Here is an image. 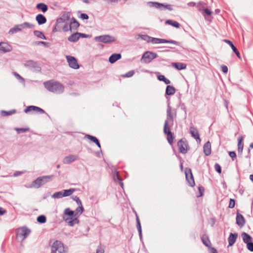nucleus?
<instances>
[{
  "instance_id": "nucleus-57",
  "label": "nucleus",
  "mask_w": 253,
  "mask_h": 253,
  "mask_svg": "<svg viewBox=\"0 0 253 253\" xmlns=\"http://www.w3.org/2000/svg\"><path fill=\"white\" fill-rule=\"evenodd\" d=\"M248 249L251 251L253 252V241L250 242L249 243L247 244Z\"/></svg>"
},
{
  "instance_id": "nucleus-22",
  "label": "nucleus",
  "mask_w": 253,
  "mask_h": 253,
  "mask_svg": "<svg viewBox=\"0 0 253 253\" xmlns=\"http://www.w3.org/2000/svg\"><path fill=\"white\" fill-rule=\"evenodd\" d=\"M237 237H238V233H231L229 234V237L228 238V246H233L234 244V243H235Z\"/></svg>"
},
{
  "instance_id": "nucleus-4",
  "label": "nucleus",
  "mask_w": 253,
  "mask_h": 253,
  "mask_svg": "<svg viewBox=\"0 0 253 253\" xmlns=\"http://www.w3.org/2000/svg\"><path fill=\"white\" fill-rule=\"evenodd\" d=\"M179 152L183 154H185L190 150V147L188 141L185 138L180 139L177 144Z\"/></svg>"
},
{
  "instance_id": "nucleus-31",
  "label": "nucleus",
  "mask_w": 253,
  "mask_h": 253,
  "mask_svg": "<svg viewBox=\"0 0 253 253\" xmlns=\"http://www.w3.org/2000/svg\"><path fill=\"white\" fill-rule=\"evenodd\" d=\"M172 66L178 70H184L186 68V64L184 63H173Z\"/></svg>"
},
{
  "instance_id": "nucleus-45",
  "label": "nucleus",
  "mask_w": 253,
  "mask_h": 253,
  "mask_svg": "<svg viewBox=\"0 0 253 253\" xmlns=\"http://www.w3.org/2000/svg\"><path fill=\"white\" fill-rule=\"evenodd\" d=\"M19 31H20V29H19L18 26L16 25L9 30L8 33L9 34H14Z\"/></svg>"
},
{
  "instance_id": "nucleus-25",
  "label": "nucleus",
  "mask_w": 253,
  "mask_h": 253,
  "mask_svg": "<svg viewBox=\"0 0 253 253\" xmlns=\"http://www.w3.org/2000/svg\"><path fill=\"white\" fill-rule=\"evenodd\" d=\"M122 57V55L120 53H114L112 54L109 58V61L111 64L114 63L117 60L120 59Z\"/></svg>"
},
{
  "instance_id": "nucleus-44",
  "label": "nucleus",
  "mask_w": 253,
  "mask_h": 253,
  "mask_svg": "<svg viewBox=\"0 0 253 253\" xmlns=\"http://www.w3.org/2000/svg\"><path fill=\"white\" fill-rule=\"evenodd\" d=\"M16 112V111L15 109L11 110H10L8 111L3 110V111H1V114L3 116H8L11 115L15 113Z\"/></svg>"
},
{
  "instance_id": "nucleus-10",
  "label": "nucleus",
  "mask_w": 253,
  "mask_h": 253,
  "mask_svg": "<svg viewBox=\"0 0 253 253\" xmlns=\"http://www.w3.org/2000/svg\"><path fill=\"white\" fill-rule=\"evenodd\" d=\"M151 43H154V44H157V43H172L175 45H178L179 42L177 41H174V40H168L164 39H159V38H153L151 37V40L150 41Z\"/></svg>"
},
{
  "instance_id": "nucleus-2",
  "label": "nucleus",
  "mask_w": 253,
  "mask_h": 253,
  "mask_svg": "<svg viewBox=\"0 0 253 253\" xmlns=\"http://www.w3.org/2000/svg\"><path fill=\"white\" fill-rule=\"evenodd\" d=\"M64 213L70 217H63L64 221L68 223L70 226H73L76 224H78L80 220L78 217L75 215V212L71 211L69 208H67L65 210Z\"/></svg>"
},
{
  "instance_id": "nucleus-38",
  "label": "nucleus",
  "mask_w": 253,
  "mask_h": 253,
  "mask_svg": "<svg viewBox=\"0 0 253 253\" xmlns=\"http://www.w3.org/2000/svg\"><path fill=\"white\" fill-rule=\"evenodd\" d=\"M78 206L79 207L76 208L75 213V215L78 217L83 212L84 210L82 204H81V205Z\"/></svg>"
},
{
  "instance_id": "nucleus-64",
  "label": "nucleus",
  "mask_w": 253,
  "mask_h": 253,
  "mask_svg": "<svg viewBox=\"0 0 253 253\" xmlns=\"http://www.w3.org/2000/svg\"><path fill=\"white\" fill-rule=\"evenodd\" d=\"M79 38H87L88 37V35H86V34H84V33H79Z\"/></svg>"
},
{
  "instance_id": "nucleus-39",
  "label": "nucleus",
  "mask_w": 253,
  "mask_h": 253,
  "mask_svg": "<svg viewBox=\"0 0 253 253\" xmlns=\"http://www.w3.org/2000/svg\"><path fill=\"white\" fill-rule=\"evenodd\" d=\"M75 189L74 188H70L69 189L64 190L62 191L63 197H67L71 195L74 192H75Z\"/></svg>"
},
{
  "instance_id": "nucleus-43",
  "label": "nucleus",
  "mask_w": 253,
  "mask_h": 253,
  "mask_svg": "<svg viewBox=\"0 0 253 253\" xmlns=\"http://www.w3.org/2000/svg\"><path fill=\"white\" fill-rule=\"evenodd\" d=\"M157 78L159 81L164 82L166 84H170V81L169 79H167L164 75H159L158 76Z\"/></svg>"
},
{
  "instance_id": "nucleus-16",
  "label": "nucleus",
  "mask_w": 253,
  "mask_h": 253,
  "mask_svg": "<svg viewBox=\"0 0 253 253\" xmlns=\"http://www.w3.org/2000/svg\"><path fill=\"white\" fill-rule=\"evenodd\" d=\"M25 66L35 70H40L41 68L37 62L33 60H28L25 63Z\"/></svg>"
},
{
  "instance_id": "nucleus-18",
  "label": "nucleus",
  "mask_w": 253,
  "mask_h": 253,
  "mask_svg": "<svg viewBox=\"0 0 253 253\" xmlns=\"http://www.w3.org/2000/svg\"><path fill=\"white\" fill-rule=\"evenodd\" d=\"M32 111L38 112H40V113H41V114L45 113V111L43 109H42V108H41L39 107L35 106H28L24 110V112L26 113H28L32 112Z\"/></svg>"
},
{
  "instance_id": "nucleus-19",
  "label": "nucleus",
  "mask_w": 253,
  "mask_h": 253,
  "mask_svg": "<svg viewBox=\"0 0 253 253\" xmlns=\"http://www.w3.org/2000/svg\"><path fill=\"white\" fill-rule=\"evenodd\" d=\"M190 133L192 136L194 137L197 141H201L198 130L193 126H192L190 127Z\"/></svg>"
},
{
  "instance_id": "nucleus-62",
  "label": "nucleus",
  "mask_w": 253,
  "mask_h": 253,
  "mask_svg": "<svg viewBox=\"0 0 253 253\" xmlns=\"http://www.w3.org/2000/svg\"><path fill=\"white\" fill-rule=\"evenodd\" d=\"M198 190H199V192H200V195H199V196H198V197L203 196V192H204V190H205V189H204V187H203V186H199V187H198Z\"/></svg>"
},
{
  "instance_id": "nucleus-29",
  "label": "nucleus",
  "mask_w": 253,
  "mask_h": 253,
  "mask_svg": "<svg viewBox=\"0 0 253 253\" xmlns=\"http://www.w3.org/2000/svg\"><path fill=\"white\" fill-rule=\"evenodd\" d=\"M85 137L92 142H94L99 148H101V145L100 142L96 137L89 134H86Z\"/></svg>"
},
{
  "instance_id": "nucleus-59",
  "label": "nucleus",
  "mask_w": 253,
  "mask_h": 253,
  "mask_svg": "<svg viewBox=\"0 0 253 253\" xmlns=\"http://www.w3.org/2000/svg\"><path fill=\"white\" fill-rule=\"evenodd\" d=\"M35 44L36 45H40V44H42L44 46H47L48 44V43L45 42H42V41H37L35 42Z\"/></svg>"
},
{
  "instance_id": "nucleus-52",
  "label": "nucleus",
  "mask_w": 253,
  "mask_h": 253,
  "mask_svg": "<svg viewBox=\"0 0 253 253\" xmlns=\"http://www.w3.org/2000/svg\"><path fill=\"white\" fill-rule=\"evenodd\" d=\"M134 74V71L133 70H131L127 72L125 75H123L122 76L123 77H127L129 78L132 77Z\"/></svg>"
},
{
  "instance_id": "nucleus-46",
  "label": "nucleus",
  "mask_w": 253,
  "mask_h": 253,
  "mask_svg": "<svg viewBox=\"0 0 253 253\" xmlns=\"http://www.w3.org/2000/svg\"><path fill=\"white\" fill-rule=\"evenodd\" d=\"M62 19L61 18H58L56 20V23L53 28L52 32H56L58 31L57 28L58 27V24L62 22Z\"/></svg>"
},
{
  "instance_id": "nucleus-42",
  "label": "nucleus",
  "mask_w": 253,
  "mask_h": 253,
  "mask_svg": "<svg viewBox=\"0 0 253 253\" xmlns=\"http://www.w3.org/2000/svg\"><path fill=\"white\" fill-rule=\"evenodd\" d=\"M211 13H212V12L211 11V10H210L208 8H205L203 10V11L202 12V14L205 17V20H209V21H211V20L208 19L207 18V17L206 16V15H207L208 16H211Z\"/></svg>"
},
{
  "instance_id": "nucleus-60",
  "label": "nucleus",
  "mask_w": 253,
  "mask_h": 253,
  "mask_svg": "<svg viewBox=\"0 0 253 253\" xmlns=\"http://www.w3.org/2000/svg\"><path fill=\"white\" fill-rule=\"evenodd\" d=\"M80 17L83 20H87L89 18L88 15L85 13H82Z\"/></svg>"
},
{
  "instance_id": "nucleus-47",
  "label": "nucleus",
  "mask_w": 253,
  "mask_h": 253,
  "mask_svg": "<svg viewBox=\"0 0 253 253\" xmlns=\"http://www.w3.org/2000/svg\"><path fill=\"white\" fill-rule=\"evenodd\" d=\"M62 194H63L62 191L56 192L54 193L52 195V197L54 198V199L61 198L63 197V196L62 195Z\"/></svg>"
},
{
  "instance_id": "nucleus-34",
  "label": "nucleus",
  "mask_w": 253,
  "mask_h": 253,
  "mask_svg": "<svg viewBox=\"0 0 253 253\" xmlns=\"http://www.w3.org/2000/svg\"><path fill=\"white\" fill-rule=\"evenodd\" d=\"M79 39L80 38L79 36V33L76 32L75 33L72 34L71 36H70L68 38V40L69 42H77Z\"/></svg>"
},
{
  "instance_id": "nucleus-28",
  "label": "nucleus",
  "mask_w": 253,
  "mask_h": 253,
  "mask_svg": "<svg viewBox=\"0 0 253 253\" xmlns=\"http://www.w3.org/2000/svg\"><path fill=\"white\" fill-rule=\"evenodd\" d=\"M85 137L92 142H94L99 148H101V145L100 142L96 137L89 134H86Z\"/></svg>"
},
{
  "instance_id": "nucleus-13",
  "label": "nucleus",
  "mask_w": 253,
  "mask_h": 253,
  "mask_svg": "<svg viewBox=\"0 0 253 253\" xmlns=\"http://www.w3.org/2000/svg\"><path fill=\"white\" fill-rule=\"evenodd\" d=\"M149 3L151 6L155 7L157 8L162 9L163 7L164 9H168L170 11L172 10V8L170 4H165L158 2H149Z\"/></svg>"
},
{
  "instance_id": "nucleus-61",
  "label": "nucleus",
  "mask_w": 253,
  "mask_h": 253,
  "mask_svg": "<svg viewBox=\"0 0 253 253\" xmlns=\"http://www.w3.org/2000/svg\"><path fill=\"white\" fill-rule=\"evenodd\" d=\"M104 253V249L101 246H98L96 250L95 253Z\"/></svg>"
},
{
  "instance_id": "nucleus-58",
  "label": "nucleus",
  "mask_w": 253,
  "mask_h": 253,
  "mask_svg": "<svg viewBox=\"0 0 253 253\" xmlns=\"http://www.w3.org/2000/svg\"><path fill=\"white\" fill-rule=\"evenodd\" d=\"M221 70L222 72L225 74H226L228 72V67L224 65L221 66Z\"/></svg>"
},
{
  "instance_id": "nucleus-41",
  "label": "nucleus",
  "mask_w": 253,
  "mask_h": 253,
  "mask_svg": "<svg viewBox=\"0 0 253 253\" xmlns=\"http://www.w3.org/2000/svg\"><path fill=\"white\" fill-rule=\"evenodd\" d=\"M34 34L35 36H36L37 37H38L39 38H40L42 39H44V40L46 39V38L45 36H44V35L43 34V33L41 31L35 30L34 31Z\"/></svg>"
},
{
  "instance_id": "nucleus-49",
  "label": "nucleus",
  "mask_w": 253,
  "mask_h": 253,
  "mask_svg": "<svg viewBox=\"0 0 253 253\" xmlns=\"http://www.w3.org/2000/svg\"><path fill=\"white\" fill-rule=\"evenodd\" d=\"M141 39L144 41H146L147 42H150L151 37L147 35H140Z\"/></svg>"
},
{
  "instance_id": "nucleus-53",
  "label": "nucleus",
  "mask_w": 253,
  "mask_h": 253,
  "mask_svg": "<svg viewBox=\"0 0 253 253\" xmlns=\"http://www.w3.org/2000/svg\"><path fill=\"white\" fill-rule=\"evenodd\" d=\"M29 128H16L15 130L18 133L25 132L29 130Z\"/></svg>"
},
{
  "instance_id": "nucleus-1",
  "label": "nucleus",
  "mask_w": 253,
  "mask_h": 253,
  "mask_svg": "<svg viewBox=\"0 0 253 253\" xmlns=\"http://www.w3.org/2000/svg\"><path fill=\"white\" fill-rule=\"evenodd\" d=\"M44 86L49 91L60 94L63 92L64 90V85L56 81H49L43 83Z\"/></svg>"
},
{
  "instance_id": "nucleus-5",
  "label": "nucleus",
  "mask_w": 253,
  "mask_h": 253,
  "mask_svg": "<svg viewBox=\"0 0 253 253\" xmlns=\"http://www.w3.org/2000/svg\"><path fill=\"white\" fill-rule=\"evenodd\" d=\"M53 177V175L40 176L35 180L33 181V183L37 188H39L46 183L49 182V180Z\"/></svg>"
},
{
  "instance_id": "nucleus-11",
  "label": "nucleus",
  "mask_w": 253,
  "mask_h": 253,
  "mask_svg": "<svg viewBox=\"0 0 253 253\" xmlns=\"http://www.w3.org/2000/svg\"><path fill=\"white\" fill-rule=\"evenodd\" d=\"M171 126H164V133L167 135V139L170 145H172L174 137L170 130Z\"/></svg>"
},
{
  "instance_id": "nucleus-33",
  "label": "nucleus",
  "mask_w": 253,
  "mask_h": 253,
  "mask_svg": "<svg viewBox=\"0 0 253 253\" xmlns=\"http://www.w3.org/2000/svg\"><path fill=\"white\" fill-rule=\"evenodd\" d=\"M175 92V88L170 85H168L166 87V94L168 95H173Z\"/></svg>"
},
{
  "instance_id": "nucleus-55",
  "label": "nucleus",
  "mask_w": 253,
  "mask_h": 253,
  "mask_svg": "<svg viewBox=\"0 0 253 253\" xmlns=\"http://www.w3.org/2000/svg\"><path fill=\"white\" fill-rule=\"evenodd\" d=\"M235 205V201L233 199H230V202L228 205V208L233 209L234 208Z\"/></svg>"
},
{
  "instance_id": "nucleus-21",
  "label": "nucleus",
  "mask_w": 253,
  "mask_h": 253,
  "mask_svg": "<svg viewBox=\"0 0 253 253\" xmlns=\"http://www.w3.org/2000/svg\"><path fill=\"white\" fill-rule=\"evenodd\" d=\"M224 42L229 45V46L231 47L233 52L236 54L238 58L241 59L240 53L237 49V48L234 46L233 42L229 40H224Z\"/></svg>"
},
{
  "instance_id": "nucleus-3",
  "label": "nucleus",
  "mask_w": 253,
  "mask_h": 253,
  "mask_svg": "<svg viewBox=\"0 0 253 253\" xmlns=\"http://www.w3.org/2000/svg\"><path fill=\"white\" fill-rule=\"evenodd\" d=\"M176 117V110L175 109H172L169 103L167 110V118L165 120L164 126H172L173 125L174 119Z\"/></svg>"
},
{
  "instance_id": "nucleus-40",
  "label": "nucleus",
  "mask_w": 253,
  "mask_h": 253,
  "mask_svg": "<svg viewBox=\"0 0 253 253\" xmlns=\"http://www.w3.org/2000/svg\"><path fill=\"white\" fill-rule=\"evenodd\" d=\"M166 23L171 25L176 28H179L180 26V24L178 22L172 20H167Z\"/></svg>"
},
{
  "instance_id": "nucleus-37",
  "label": "nucleus",
  "mask_w": 253,
  "mask_h": 253,
  "mask_svg": "<svg viewBox=\"0 0 253 253\" xmlns=\"http://www.w3.org/2000/svg\"><path fill=\"white\" fill-rule=\"evenodd\" d=\"M36 7L37 9L41 10L42 11L43 13H45L48 9V7L47 5H46L44 3H38Z\"/></svg>"
},
{
  "instance_id": "nucleus-20",
  "label": "nucleus",
  "mask_w": 253,
  "mask_h": 253,
  "mask_svg": "<svg viewBox=\"0 0 253 253\" xmlns=\"http://www.w3.org/2000/svg\"><path fill=\"white\" fill-rule=\"evenodd\" d=\"M12 50V47L6 42H0V51L5 53L9 52Z\"/></svg>"
},
{
  "instance_id": "nucleus-56",
  "label": "nucleus",
  "mask_w": 253,
  "mask_h": 253,
  "mask_svg": "<svg viewBox=\"0 0 253 253\" xmlns=\"http://www.w3.org/2000/svg\"><path fill=\"white\" fill-rule=\"evenodd\" d=\"M229 155L231 158L232 161H234L236 158V154L235 151H230Z\"/></svg>"
},
{
  "instance_id": "nucleus-54",
  "label": "nucleus",
  "mask_w": 253,
  "mask_h": 253,
  "mask_svg": "<svg viewBox=\"0 0 253 253\" xmlns=\"http://www.w3.org/2000/svg\"><path fill=\"white\" fill-rule=\"evenodd\" d=\"M214 169L219 174H220L221 173V168L219 164H218V163H216L215 165H214Z\"/></svg>"
},
{
  "instance_id": "nucleus-30",
  "label": "nucleus",
  "mask_w": 253,
  "mask_h": 253,
  "mask_svg": "<svg viewBox=\"0 0 253 253\" xmlns=\"http://www.w3.org/2000/svg\"><path fill=\"white\" fill-rule=\"evenodd\" d=\"M80 24L75 18H73L70 25V29L75 30L79 27Z\"/></svg>"
},
{
  "instance_id": "nucleus-14",
  "label": "nucleus",
  "mask_w": 253,
  "mask_h": 253,
  "mask_svg": "<svg viewBox=\"0 0 253 253\" xmlns=\"http://www.w3.org/2000/svg\"><path fill=\"white\" fill-rule=\"evenodd\" d=\"M31 233V230L26 227H23L20 228L17 234V236L19 237H22L23 239L26 238Z\"/></svg>"
},
{
  "instance_id": "nucleus-48",
  "label": "nucleus",
  "mask_w": 253,
  "mask_h": 253,
  "mask_svg": "<svg viewBox=\"0 0 253 253\" xmlns=\"http://www.w3.org/2000/svg\"><path fill=\"white\" fill-rule=\"evenodd\" d=\"M37 221L40 223H44L46 222V217L43 215H41L37 217Z\"/></svg>"
},
{
  "instance_id": "nucleus-63",
  "label": "nucleus",
  "mask_w": 253,
  "mask_h": 253,
  "mask_svg": "<svg viewBox=\"0 0 253 253\" xmlns=\"http://www.w3.org/2000/svg\"><path fill=\"white\" fill-rule=\"evenodd\" d=\"M178 158H179V161H180L179 167H180V169L181 171H183V164L184 161L180 156L178 157Z\"/></svg>"
},
{
  "instance_id": "nucleus-32",
  "label": "nucleus",
  "mask_w": 253,
  "mask_h": 253,
  "mask_svg": "<svg viewBox=\"0 0 253 253\" xmlns=\"http://www.w3.org/2000/svg\"><path fill=\"white\" fill-rule=\"evenodd\" d=\"M20 29V31H22V29L28 28H34L35 27V25L32 24H30L28 22H25L22 24L17 25Z\"/></svg>"
},
{
  "instance_id": "nucleus-51",
  "label": "nucleus",
  "mask_w": 253,
  "mask_h": 253,
  "mask_svg": "<svg viewBox=\"0 0 253 253\" xmlns=\"http://www.w3.org/2000/svg\"><path fill=\"white\" fill-rule=\"evenodd\" d=\"M71 198L74 201L76 202L78 205H81V204H82L81 200L77 196H72Z\"/></svg>"
},
{
  "instance_id": "nucleus-17",
  "label": "nucleus",
  "mask_w": 253,
  "mask_h": 253,
  "mask_svg": "<svg viewBox=\"0 0 253 253\" xmlns=\"http://www.w3.org/2000/svg\"><path fill=\"white\" fill-rule=\"evenodd\" d=\"M78 159L79 157L78 155L70 154L64 158L63 163L65 164H69Z\"/></svg>"
},
{
  "instance_id": "nucleus-23",
  "label": "nucleus",
  "mask_w": 253,
  "mask_h": 253,
  "mask_svg": "<svg viewBox=\"0 0 253 253\" xmlns=\"http://www.w3.org/2000/svg\"><path fill=\"white\" fill-rule=\"evenodd\" d=\"M204 153L206 156H209L211 154V144L209 141H207L203 146Z\"/></svg>"
},
{
  "instance_id": "nucleus-6",
  "label": "nucleus",
  "mask_w": 253,
  "mask_h": 253,
  "mask_svg": "<svg viewBox=\"0 0 253 253\" xmlns=\"http://www.w3.org/2000/svg\"><path fill=\"white\" fill-rule=\"evenodd\" d=\"M157 54L151 51H146L143 54L141 61L143 63L148 64L150 63L154 59L157 57Z\"/></svg>"
},
{
  "instance_id": "nucleus-8",
  "label": "nucleus",
  "mask_w": 253,
  "mask_h": 253,
  "mask_svg": "<svg viewBox=\"0 0 253 253\" xmlns=\"http://www.w3.org/2000/svg\"><path fill=\"white\" fill-rule=\"evenodd\" d=\"M51 248L55 252L58 251L59 253H67V250L65 249L64 244L58 240H56L53 242Z\"/></svg>"
},
{
  "instance_id": "nucleus-12",
  "label": "nucleus",
  "mask_w": 253,
  "mask_h": 253,
  "mask_svg": "<svg viewBox=\"0 0 253 253\" xmlns=\"http://www.w3.org/2000/svg\"><path fill=\"white\" fill-rule=\"evenodd\" d=\"M66 59L70 67L74 69H78L79 68L80 66L75 57L67 55L66 56Z\"/></svg>"
},
{
  "instance_id": "nucleus-26",
  "label": "nucleus",
  "mask_w": 253,
  "mask_h": 253,
  "mask_svg": "<svg viewBox=\"0 0 253 253\" xmlns=\"http://www.w3.org/2000/svg\"><path fill=\"white\" fill-rule=\"evenodd\" d=\"M201 240L203 244L206 247H211V242L209 239L208 236L206 234H204L201 237Z\"/></svg>"
},
{
  "instance_id": "nucleus-9",
  "label": "nucleus",
  "mask_w": 253,
  "mask_h": 253,
  "mask_svg": "<svg viewBox=\"0 0 253 253\" xmlns=\"http://www.w3.org/2000/svg\"><path fill=\"white\" fill-rule=\"evenodd\" d=\"M185 174L186 180L188 185L191 187L194 186L195 183L191 169L189 168H186L185 169Z\"/></svg>"
},
{
  "instance_id": "nucleus-35",
  "label": "nucleus",
  "mask_w": 253,
  "mask_h": 253,
  "mask_svg": "<svg viewBox=\"0 0 253 253\" xmlns=\"http://www.w3.org/2000/svg\"><path fill=\"white\" fill-rule=\"evenodd\" d=\"M242 237L243 238V242L246 244L249 243L250 242L252 241V237L249 234L245 232L242 233Z\"/></svg>"
},
{
  "instance_id": "nucleus-27",
  "label": "nucleus",
  "mask_w": 253,
  "mask_h": 253,
  "mask_svg": "<svg viewBox=\"0 0 253 253\" xmlns=\"http://www.w3.org/2000/svg\"><path fill=\"white\" fill-rule=\"evenodd\" d=\"M36 20L40 25H42L46 22V18L42 14H38L36 17Z\"/></svg>"
},
{
  "instance_id": "nucleus-36",
  "label": "nucleus",
  "mask_w": 253,
  "mask_h": 253,
  "mask_svg": "<svg viewBox=\"0 0 253 253\" xmlns=\"http://www.w3.org/2000/svg\"><path fill=\"white\" fill-rule=\"evenodd\" d=\"M136 227L137 228V230H138V231L139 233V237H140V238H142V229H141L140 222L139 217H138V215H137V214H136Z\"/></svg>"
},
{
  "instance_id": "nucleus-50",
  "label": "nucleus",
  "mask_w": 253,
  "mask_h": 253,
  "mask_svg": "<svg viewBox=\"0 0 253 253\" xmlns=\"http://www.w3.org/2000/svg\"><path fill=\"white\" fill-rule=\"evenodd\" d=\"M113 179L115 181H121L122 179L121 177L120 176L119 174V172L118 171H115V172L114 173L113 175Z\"/></svg>"
},
{
  "instance_id": "nucleus-24",
  "label": "nucleus",
  "mask_w": 253,
  "mask_h": 253,
  "mask_svg": "<svg viewBox=\"0 0 253 253\" xmlns=\"http://www.w3.org/2000/svg\"><path fill=\"white\" fill-rule=\"evenodd\" d=\"M244 137L242 136H240L238 138V153L241 155L243 152L244 148Z\"/></svg>"
},
{
  "instance_id": "nucleus-15",
  "label": "nucleus",
  "mask_w": 253,
  "mask_h": 253,
  "mask_svg": "<svg viewBox=\"0 0 253 253\" xmlns=\"http://www.w3.org/2000/svg\"><path fill=\"white\" fill-rule=\"evenodd\" d=\"M236 223L241 228L243 227L246 223L244 216L238 212L236 214Z\"/></svg>"
},
{
  "instance_id": "nucleus-7",
  "label": "nucleus",
  "mask_w": 253,
  "mask_h": 253,
  "mask_svg": "<svg viewBox=\"0 0 253 253\" xmlns=\"http://www.w3.org/2000/svg\"><path fill=\"white\" fill-rule=\"evenodd\" d=\"M94 40L99 42H102L104 43H110L115 41V38L109 35H104L97 36L94 38Z\"/></svg>"
}]
</instances>
